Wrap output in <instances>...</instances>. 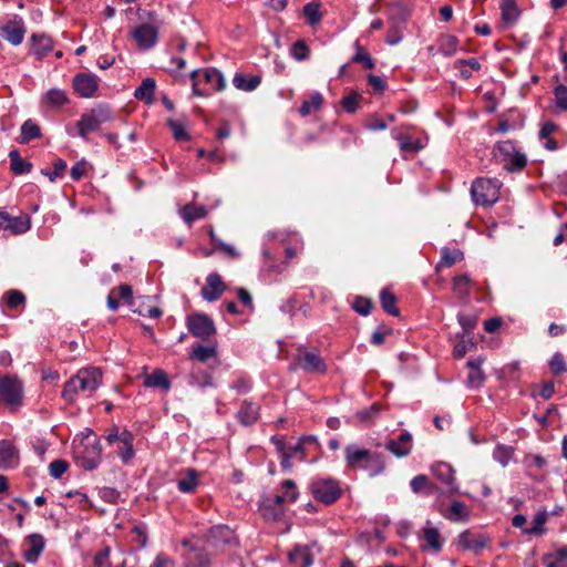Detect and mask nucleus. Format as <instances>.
<instances>
[{
    "mask_svg": "<svg viewBox=\"0 0 567 567\" xmlns=\"http://www.w3.org/2000/svg\"><path fill=\"white\" fill-rule=\"evenodd\" d=\"M102 383V372L97 368H83L63 388L62 396L73 402L79 392L92 393Z\"/></svg>",
    "mask_w": 567,
    "mask_h": 567,
    "instance_id": "nucleus-1",
    "label": "nucleus"
},
{
    "mask_svg": "<svg viewBox=\"0 0 567 567\" xmlns=\"http://www.w3.org/2000/svg\"><path fill=\"white\" fill-rule=\"evenodd\" d=\"M113 120L114 116L109 106L97 105L81 115L76 122L78 134L83 140H87L90 133L99 131L101 125Z\"/></svg>",
    "mask_w": 567,
    "mask_h": 567,
    "instance_id": "nucleus-2",
    "label": "nucleus"
},
{
    "mask_svg": "<svg viewBox=\"0 0 567 567\" xmlns=\"http://www.w3.org/2000/svg\"><path fill=\"white\" fill-rule=\"evenodd\" d=\"M161 21L154 11L147 12V22L142 23L132 31V38L140 50L153 48L158 40V29Z\"/></svg>",
    "mask_w": 567,
    "mask_h": 567,
    "instance_id": "nucleus-3",
    "label": "nucleus"
},
{
    "mask_svg": "<svg viewBox=\"0 0 567 567\" xmlns=\"http://www.w3.org/2000/svg\"><path fill=\"white\" fill-rule=\"evenodd\" d=\"M501 183L498 179L476 178L471 187V195L476 204L491 206L498 200Z\"/></svg>",
    "mask_w": 567,
    "mask_h": 567,
    "instance_id": "nucleus-4",
    "label": "nucleus"
},
{
    "mask_svg": "<svg viewBox=\"0 0 567 567\" xmlns=\"http://www.w3.org/2000/svg\"><path fill=\"white\" fill-rule=\"evenodd\" d=\"M495 150L496 156L504 163V168L508 172L522 171L527 164L526 155L519 152L511 140L498 142Z\"/></svg>",
    "mask_w": 567,
    "mask_h": 567,
    "instance_id": "nucleus-5",
    "label": "nucleus"
},
{
    "mask_svg": "<svg viewBox=\"0 0 567 567\" xmlns=\"http://www.w3.org/2000/svg\"><path fill=\"white\" fill-rule=\"evenodd\" d=\"M291 370L300 369L306 373H326L327 364L321 358L319 351L307 350L305 347L297 349L295 361L290 368Z\"/></svg>",
    "mask_w": 567,
    "mask_h": 567,
    "instance_id": "nucleus-6",
    "label": "nucleus"
},
{
    "mask_svg": "<svg viewBox=\"0 0 567 567\" xmlns=\"http://www.w3.org/2000/svg\"><path fill=\"white\" fill-rule=\"evenodd\" d=\"M346 460L351 467H361L364 462L373 463L375 468L372 471V475H377L384 470V461L379 453L371 452L369 450L355 449L353 445H349L344 450Z\"/></svg>",
    "mask_w": 567,
    "mask_h": 567,
    "instance_id": "nucleus-7",
    "label": "nucleus"
},
{
    "mask_svg": "<svg viewBox=\"0 0 567 567\" xmlns=\"http://www.w3.org/2000/svg\"><path fill=\"white\" fill-rule=\"evenodd\" d=\"M23 400L22 383L12 377H3L0 379V401L10 410L21 406Z\"/></svg>",
    "mask_w": 567,
    "mask_h": 567,
    "instance_id": "nucleus-8",
    "label": "nucleus"
},
{
    "mask_svg": "<svg viewBox=\"0 0 567 567\" xmlns=\"http://www.w3.org/2000/svg\"><path fill=\"white\" fill-rule=\"evenodd\" d=\"M312 496L326 504H333L341 496L339 483L332 478H317L310 485Z\"/></svg>",
    "mask_w": 567,
    "mask_h": 567,
    "instance_id": "nucleus-9",
    "label": "nucleus"
},
{
    "mask_svg": "<svg viewBox=\"0 0 567 567\" xmlns=\"http://www.w3.org/2000/svg\"><path fill=\"white\" fill-rule=\"evenodd\" d=\"M101 452L102 447L97 437H86L84 449L81 455L76 456V462L82 468L92 471L100 464Z\"/></svg>",
    "mask_w": 567,
    "mask_h": 567,
    "instance_id": "nucleus-10",
    "label": "nucleus"
},
{
    "mask_svg": "<svg viewBox=\"0 0 567 567\" xmlns=\"http://www.w3.org/2000/svg\"><path fill=\"white\" fill-rule=\"evenodd\" d=\"M187 328L192 336L204 341L216 333L213 320L204 313H194L187 317Z\"/></svg>",
    "mask_w": 567,
    "mask_h": 567,
    "instance_id": "nucleus-11",
    "label": "nucleus"
},
{
    "mask_svg": "<svg viewBox=\"0 0 567 567\" xmlns=\"http://www.w3.org/2000/svg\"><path fill=\"white\" fill-rule=\"evenodd\" d=\"M433 475L441 482L439 494H446L452 496L458 493V487L455 484L454 470L447 463H439L432 467Z\"/></svg>",
    "mask_w": 567,
    "mask_h": 567,
    "instance_id": "nucleus-12",
    "label": "nucleus"
},
{
    "mask_svg": "<svg viewBox=\"0 0 567 567\" xmlns=\"http://www.w3.org/2000/svg\"><path fill=\"white\" fill-rule=\"evenodd\" d=\"M25 33L27 28L24 21L19 16H14L6 23L0 24V35L14 47L22 43Z\"/></svg>",
    "mask_w": 567,
    "mask_h": 567,
    "instance_id": "nucleus-13",
    "label": "nucleus"
},
{
    "mask_svg": "<svg viewBox=\"0 0 567 567\" xmlns=\"http://www.w3.org/2000/svg\"><path fill=\"white\" fill-rule=\"evenodd\" d=\"M489 543V537L482 533H476L471 529L462 532L457 537L458 546L464 550H470L475 554L480 553Z\"/></svg>",
    "mask_w": 567,
    "mask_h": 567,
    "instance_id": "nucleus-14",
    "label": "nucleus"
},
{
    "mask_svg": "<svg viewBox=\"0 0 567 567\" xmlns=\"http://www.w3.org/2000/svg\"><path fill=\"white\" fill-rule=\"evenodd\" d=\"M31 227L30 217L27 214L11 216L0 212V229L10 230L14 235L23 234Z\"/></svg>",
    "mask_w": 567,
    "mask_h": 567,
    "instance_id": "nucleus-15",
    "label": "nucleus"
},
{
    "mask_svg": "<svg viewBox=\"0 0 567 567\" xmlns=\"http://www.w3.org/2000/svg\"><path fill=\"white\" fill-rule=\"evenodd\" d=\"M73 87L81 97H92L99 89V78L91 73H80L73 79Z\"/></svg>",
    "mask_w": 567,
    "mask_h": 567,
    "instance_id": "nucleus-16",
    "label": "nucleus"
},
{
    "mask_svg": "<svg viewBox=\"0 0 567 567\" xmlns=\"http://www.w3.org/2000/svg\"><path fill=\"white\" fill-rule=\"evenodd\" d=\"M226 286L218 274H210L206 279V285L202 288V296L207 301H215L221 297Z\"/></svg>",
    "mask_w": 567,
    "mask_h": 567,
    "instance_id": "nucleus-17",
    "label": "nucleus"
},
{
    "mask_svg": "<svg viewBox=\"0 0 567 567\" xmlns=\"http://www.w3.org/2000/svg\"><path fill=\"white\" fill-rule=\"evenodd\" d=\"M286 496L282 494L268 495L262 501V515L269 519H277L282 515V504Z\"/></svg>",
    "mask_w": 567,
    "mask_h": 567,
    "instance_id": "nucleus-18",
    "label": "nucleus"
},
{
    "mask_svg": "<svg viewBox=\"0 0 567 567\" xmlns=\"http://www.w3.org/2000/svg\"><path fill=\"white\" fill-rule=\"evenodd\" d=\"M385 447L396 457L408 456L412 450V435L409 432H403L398 440L388 441Z\"/></svg>",
    "mask_w": 567,
    "mask_h": 567,
    "instance_id": "nucleus-19",
    "label": "nucleus"
},
{
    "mask_svg": "<svg viewBox=\"0 0 567 567\" xmlns=\"http://www.w3.org/2000/svg\"><path fill=\"white\" fill-rule=\"evenodd\" d=\"M18 450L9 441H0V468H10L18 465Z\"/></svg>",
    "mask_w": 567,
    "mask_h": 567,
    "instance_id": "nucleus-20",
    "label": "nucleus"
},
{
    "mask_svg": "<svg viewBox=\"0 0 567 567\" xmlns=\"http://www.w3.org/2000/svg\"><path fill=\"white\" fill-rule=\"evenodd\" d=\"M237 419L243 425H251L259 419V406L254 402L245 401L238 413Z\"/></svg>",
    "mask_w": 567,
    "mask_h": 567,
    "instance_id": "nucleus-21",
    "label": "nucleus"
},
{
    "mask_svg": "<svg viewBox=\"0 0 567 567\" xmlns=\"http://www.w3.org/2000/svg\"><path fill=\"white\" fill-rule=\"evenodd\" d=\"M410 486L415 494L423 493L425 495L439 494L440 487L430 482L426 475H416L410 482Z\"/></svg>",
    "mask_w": 567,
    "mask_h": 567,
    "instance_id": "nucleus-22",
    "label": "nucleus"
},
{
    "mask_svg": "<svg viewBox=\"0 0 567 567\" xmlns=\"http://www.w3.org/2000/svg\"><path fill=\"white\" fill-rule=\"evenodd\" d=\"M156 82L152 78H146L142 81L141 85L135 90L134 97L151 105L154 103V92Z\"/></svg>",
    "mask_w": 567,
    "mask_h": 567,
    "instance_id": "nucleus-23",
    "label": "nucleus"
},
{
    "mask_svg": "<svg viewBox=\"0 0 567 567\" xmlns=\"http://www.w3.org/2000/svg\"><path fill=\"white\" fill-rule=\"evenodd\" d=\"M29 548L24 551L23 557L29 563H35L44 548V539L40 534H32L28 537Z\"/></svg>",
    "mask_w": 567,
    "mask_h": 567,
    "instance_id": "nucleus-24",
    "label": "nucleus"
},
{
    "mask_svg": "<svg viewBox=\"0 0 567 567\" xmlns=\"http://www.w3.org/2000/svg\"><path fill=\"white\" fill-rule=\"evenodd\" d=\"M261 82L259 75H247L244 73H236L233 79V84L240 91L251 92L258 87Z\"/></svg>",
    "mask_w": 567,
    "mask_h": 567,
    "instance_id": "nucleus-25",
    "label": "nucleus"
},
{
    "mask_svg": "<svg viewBox=\"0 0 567 567\" xmlns=\"http://www.w3.org/2000/svg\"><path fill=\"white\" fill-rule=\"evenodd\" d=\"M204 82L210 86L213 91L220 92L226 87V80L219 70L207 68L203 71Z\"/></svg>",
    "mask_w": 567,
    "mask_h": 567,
    "instance_id": "nucleus-26",
    "label": "nucleus"
},
{
    "mask_svg": "<svg viewBox=\"0 0 567 567\" xmlns=\"http://www.w3.org/2000/svg\"><path fill=\"white\" fill-rule=\"evenodd\" d=\"M208 210L205 206H196L187 204L181 209V216L187 225H192L195 220L205 218Z\"/></svg>",
    "mask_w": 567,
    "mask_h": 567,
    "instance_id": "nucleus-27",
    "label": "nucleus"
},
{
    "mask_svg": "<svg viewBox=\"0 0 567 567\" xmlns=\"http://www.w3.org/2000/svg\"><path fill=\"white\" fill-rule=\"evenodd\" d=\"M143 383L146 388H159L164 391H168L171 389V381L166 372L159 369L147 375Z\"/></svg>",
    "mask_w": 567,
    "mask_h": 567,
    "instance_id": "nucleus-28",
    "label": "nucleus"
},
{
    "mask_svg": "<svg viewBox=\"0 0 567 567\" xmlns=\"http://www.w3.org/2000/svg\"><path fill=\"white\" fill-rule=\"evenodd\" d=\"M464 259V254L460 249H450L449 247H443L441 249V260L436 265L435 270L440 271L442 267H451L456 262H460Z\"/></svg>",
    "mask_w": 567,
    "mask_h": 567,
    "instance_id": "nucleus-29",
    "label": "nucleus"
},
{
    "mask_svg": "<svg viewBox=\"0 0 567 567\" xmlns=\"http://www.w3.org/2000/svg\"><path fill=\"white\" fill-rule=\"evenodd\" d=\"M31 53L38 55L39 58L43 56L47 52L52 49V43L50 38L44 34H32L31 37Z\"/></svg>",
    "mask_w": 567,
    "mask_h": 567,
    "instance_id": "nucleus-30",
    "label": "nucleus"
},
{
    "mask_svg": "<svg viewBox=\"0 0 567 567\" xmlns=\"http://www.w3.org/2000/svg\"><path fill=\"white\" fill-rule=\"evenodd\" d=\"M197 486L198 473L195 470H188L186 475L177 482V487L182 493H194Z\"/></svg>",
    "mask_w": 567,
    "mask_h": 567,
    "instance_id": "nucleus-31",
    "label": "nucleus"
},
{
    "mask_svg": "<svg viewBox=\"0 0 567 567\" xmlns=\"http://www.w3.org/2000/svg\"><path fill=\"white\" fill-rule=\"evenodd\" d=\"M290 559L300 564L301 567H309L313 563L311 547H298L289 555Z\"/></svg>",
    "mask_w": 567,
    "mask_h": 567,
    "instance_id": "nucleus-32",
    "label": "nucleus"
},
{
    "mask_svg": "<svg viewBox=\"0 0 567 567\" xmlns=\"http://www.w3.org/2000/svg\"><path fill=\"white\" fill-rule=\"evenodd\" d=\"M41 136V130L38 124L32 120H27L21 126V134L19 142L28 143L31 140L39 138Z\"/></svg>",
    "mask_w": 567,
    "mask_h": 567,
    "instance_id": "nucleus-33",
    "label": "nucleus"
},
{
    "mask_svg": "<svg viewBox=\"0 0 567 567\" xmlns=\"http://www.w3.org/2000/svg\"><path fill=\"white\" fill-rule=\"evenodd\" d=\"M9 158L11 163V171L17 175L27 174L32 168V164L22 159L17 150L9 153Z\"/></svg>",
    "mask_w": 567,
    "mask_h": 567,
    "instance_id": "nucleus-34",
    "label": "nucleus"
},
{
    "mask_svg": "<svg viewBox=\"0 0 567 567\" xmlns=\"http://www.w3.org/2000/svg\"><path fill=\"white\" fill-rule=\"evenodd\" d=\"M445 517L452 522H464L468 518L466 506L462 502H453L445 514Z\"/></svg>",
    "mask_w": 567,
    "mask_h": 567,
    "instance_id": "nucleus-35",
    "label": "nucleus"
},
{
    "mask_svg": "<svg viewBox=\"0 0 567 567\" xmlns=\"http://www.w3.org/2000/svg\"><path fill=\"white\" fill-rule=\"evenodd\" d=\"M380 301H381V306H382V309L391 315V316H399L400 315V310L399 308L396 307V298L393 293H391L390 291H388L386 289H383L380 293Z\"/></svg>",
    "mask_w": 567,
    "mask_h": 567,
    "instance_id": "nucleus-36",
    "label": "nucleus"
},
{
    "mask_svg": "<svg viewBox=\"0 0 567 567\" xmlns=\"http://www.w3.org/2000/svg\"><path fill=\"white\" fill-rule=\"evenodd\" d=\"M323 97L319 92H313L309 101H303L299 109V113L302 117L308 116L312 111H317L322 105Z\"/></svg>",
    "mask_w": 567,
    "mask_h": 567,
    "instance_id": "nucleus-37",
    "label": "nucleus"
},
{
    "mask_svg": "<svg viewBox=\"0 0 567 567\" xmlns=\"http://www.w3.org/2000/svg\"><path fill=\"white\" fill-rule=\"evenodd\" d=\"M44 102L53 107H60L69 102L66 93L59 89H51L44 95Z\"/></svg>",
    "mask_w": 567,
    "mask_h": 567,
    "instance_id": "nucleus-38",
    "label": "nucleus"
},
{
    "mask_svg": "<svg viewBox=\"0 0 567 567\" xmlns=\"http://www.w3.org/2000/svg\"><path fill=\"white\" fill-rule=\"evenodd\" d=\"M216 355V348L209 346L197 344L190 352V359L199 362H207L209 359Z\"/></svg>",
    "mask_w": 567,
    "mask_h": 567,
    "instance_id": "nucleus-39",
    "label": "nucleus"
},
{
    "mask_svg": "<svg viewBox=\"0 0 567 567\" xmlns=\"http://www.w3.org/2000/svg\"><path fill=\"white\" fill-rule=\"evenodd\" d=\"M439 50L444 55H453L456 52L458 40L451 34H443L439 39Z\"/></svg>",
    "mask_w": 567,
    "mask_h": 567,
    "instance_id": "nucleus-40",
    "label": "nucleus"
},
{
    "mask_svg": "<svg viewBox=\"0 0 567 567\" xmlns=\"http://www.w3.org/2000/svg\"><path fill=\"white\" fill-rule=\"evenodd\" d=\"M502 18L506 23H513L518 18V8L514 0H502Z\"/></svg>",
    "mask_w": 567,
    "mask_h": 567,
    "instance_id": "nucleus-41",
    "label": "nucleus"
},
{
    "mask_svg": "<svg viewBox=\"0 0 567 567\" xmlns=\"http://www.w3.org/2000/svg\"><path fill=\"white\" fill-rule=\"evenodd\" d=\"M303 14L309 25H316L321 20L320 4L318 2H309L303 7Z\"/></svg>",
    "mask_w": 567,
    "mask_h": 567,
    "instance_id": "nucleus-42",
    "label": "nucleus"
},
{
    "mask_svg": "<svg viewBox=\"0 0 567 567\" xmlns=\"http://www.w3.org/2000/svg\"><path fill=\"white\" fill-rule=\"evenodd\" d=\"M166 124L167 126L171 128L172 133H173V136L174 138L177 141V142H182V141H189L190 140V136L189 134L186 132L185 127H184V124L178 122V121H175L173 118H168L166 121Z\"/></svg>",
    "mask_w": 567,
    "mask_h": 567,
    "instance_id": "nucleus-43",
    "label": "nucleus"
},
{
    "mask_svg": "<svg viewBox=\"0 0 567 567\" xmlns=\"http://www.w3.org/2000/svg\"><path fill=\"white\" fill-rule=\"evenodd\" d=\"M546 520H547V513L546 512L538 513L533 520L532 527L525 528L523 530V533L526 535L543 534L545 532L544 525H545Z\"/></svg>",
    "mask_w": 567,
    "mask_h": 567,
    "instance_id": "nucleus-44",
    "label": "nucleus"
},
{
    "mask_svg": "<svg viewBox=\"0 0 567 567\" xmlns=\"http://www.w3.org/2000/svg\"><path fill=\"white\" fill-rule=\"evenodd\" d=\"M423 538L427 543L429 547L439 551L442 548V544L440 542L439 530L434 527H425L423 529Z\"/></svg>",
    "mask_w": 567,
    "mask_h": 567,
    "instance_id": "nucleus-45",
    "label": "nucleus"
},
{
    "mask_svg": "<svg viewBox=\"0 0 567 567\" xmlns=\"http://www.w3.org/2000/svg\"><path fill=\"white\" fill-rule=\"evenodd\" d=\"M549 367H550L553 374H555V375H560V374L567 372V364L564 360V355L560 352H556L551 357V359L549 361Z\"/></svg>",
    "mask_w": 567,
    "mask_h": 567,
    "instance_id": "nucleus-46",
    "label": "nucleus"
},
{
    "mask_svg": "<svg viewBox=\"0 0 567 567\" xmlns=\"http://www.w3.org/2000/svg\"><path fill=\"white\" fill-rule=\"evenodd\" d=\"M54 172H50L48 168L41 171L44 176H48L51 182H54L55 178L61 177L66 168V162L62 158H56L53 162Z\"/></svg>",
    "mask_w": 567,
    "mask_h": 567,
    "instance_id": "nucleus-47",
    "label": "nucleus"
},
{
    "mask_svg": "<svg viewBox=\"0 0 567 567\" xmlns=\"http://www.w3.org/2000/svg\"><path fill=\"white\" fill-rule=\"evenodd\" d=\"M310 50L303 40H299L291 47V55L297 61H303L309 58Z\"/></svg>",
    "mask_w": 567,
    "mask_h": 567,
    "instance_id": "nucleus-48",
    "label": "nucleus"
},
{
    "mask_svg": "<svg viewBox=\"0 0 567 567\" xmlns=\"http://www.w3.org/2000/svg\"><path fill=\"white\" fill-rule=\"evenodd\" d=\"M471 284V279L467 275H458L453 279V289L463 296L468 295V286Z\"/></svg>",
    "mask_w": 567,
    "mask_h": 567,
    "instance_id": "nucleus-49",
    "label": "nucleus"
},
{
    "mask_svg": "<svg viewBox=\"0 0 567 567\" xmlns=\"http://www.w3.org/2000/svg\"><path fill=\"white\" fill-rule=\"evenodd\" d=\"M475 347L472 339L462 338L454 347L453 354L455 358H463L471 349Z\"/></svg>",
    "mask_w": 567,
    "mask_h": 567,
    "instance_id": "nucleus-50",
    "label": "nucleus"
},
{
    "mask_svg": "<svg viewBox=\"0 0 567 567\" xmlns=\"http://www.w3.org/2000/svg\"><path fill=\"white\" fill-rule=\"evenodd\" d=\"M513 455V449L505 445H498L494 451V458L503 466H506Z\"/></svg>",
    "mask_w": 567,
    "mask_h": 567,
    "instance_id": "nucleus-51",
    "label": "nucleus"
},
{
    "mask_svg": "<svg viewBox=\"0 0 567 567\" xmlns=\"http://www.w3.org/2000/svg\"><path fill=\"white\" fill-rule=\"evenodd\" d=\"M69 468V464L64 460H54L49 465L50 475L54 478H60Z\"/></svg>",
    "mask_w": 567,
    "mask_h": 567,
    "instance_id": "nucleus-52",
    "label": "nucleus"
},
{
    "mask_svg": "<svg viewBox=\"0 0 567 567\" xmlns=\"http://www.w3.org/2000/svg\"><path fill=\"white\" fill-rule=\"evenodd\" d=\"M357 47H358V51L354 54V56L352 58V61L357 62V63H362L365 69H369V70L373 69L374 62H373L372 58L370 56V54L364 52L363 49L358 43H357Z\"/></svg>",
    "mask_w": 567,
    "mask_h": 567,
    "instance_id": "nucleus-53",
    "label": "nucleus"
},
{
    "mask_svg": "<svg viewBox=\"0 0 567 567\" xmlns=\"http://www.w3.org/2000/svg\"><path fill=\"white\" fill-rule=\"evenodd\" d=\"M360 95L357 92H352L349 95L344 96L341 100V106L348 112V113H354L358 110V102H359Z\"/></svg>",
    "mask_w": 567,
    "mask_h": 567,
    "instance_id": "nucleus-54",
    "label": "nucleus"
},
{
    "mask_svg": "<svg viewBox=\"0 0 567 567\" xmlns=\"http://www.w3.org/2000/svg\"><path fill=\"white\" fill-rule=\"evenodd\" d=\"M372 306V301L364 297H357L353 302V309L362 316H368L371 312Z\"/></svg>",
    "mask_w": 567,
    "mask_h": 567,
    "instance_id": "nucleus-55",
    "label": "nucleus"
},
{
    "mask_svg": "<svg viewBox=\"0 0 567 567\" xmlns=\"http://www.w3.org/2000/svg\"><path fill=\"white\" fill-rule=\"evenodd\" d=\"M399 141L400 150L404 152H417L423 147L419 140H412L408 136H400Z\"/></svg>",
    "mask_w": 567,
    "mask_h": 567,
    "instance_id": "nucleus-56",
    "label": "nucleus"
},
{
    "mask_svg": "<svg viewBox=\"0 0 567 567\" xmlns=\"http://www.w3.org/2000/svg\"><path fill=\"white\" fill-rule=\"evenodd\" d=\"M89 167L90 164L85 159L76 162L70 171L71 178L73 181H80L85 175Z\"/></svg>",
    "mask_w": 567,
    "mask_h": 567,
    "instance_id": "nucleus-57",
    "label": "nucleus"
},
{
    "mask_svg": "<svg viewBox=\"0 0 567 567\" xmlns=\"http://www.w3.org/2000/svg\"><path fill=\"white\" fill-rule=\"evenodd\" d=\"M25 302V296L19 290L7 292V305L10 308H17Z\"/></svg>",
    "mask_w": 567,
    "mask_h": 567,
    "instance_id": "nucleus-58",
    "label": "nucleus"
},
{
    "mask_svg": "<svg viewBox=\"0 0 567 567\" xmlns=\"http://www.w3.org/2000/svg\"><path fill=\"white\" fill-rule=\"evenodd\" d=\"M484 380H485V375L481 369H474L473 371L468 372V375H467L468 386H471L473 389H478L480 386H482Z\"/></svg>",
    "mask_w": 567,
    "mask_h": 567,
    "instance_id": "nucleus-59",
    "label": "nucleus"
},
{
    "mask_svg": "<svg viewBox=\"0 0 567 567\" xmlns=\"http://www.w3.org/2000/svg\"><path fill=\"white\" fill-rule=\"evenodd\" d=\"M556 104L559 109L567 111V86L559 84L555 87Z\"/></svg>",
    "mask_w": 567,
    "mask_h": 567,
    "instance_id": "nucleus-60",
    "label": "nucleus"
},
{
    "mask_svg": "<svg viewBox=\"0 0 567 567\" xmlns=\"http://www.w3.org/2000/svg\"><path fill=\"white\" fill-rule=\"evenodd\" d=\"M193 564L196 567H210L209 554L202 549H196L193 558Z\"/></svg>",
    "mask_w": 567,
    "mask_h": 567,
    "instance_id": "nucleus-61",
    "label": "nucleus"
},
{
    "mask_svg": "<svg viewBox=\"0 0 567 567\" xmlns=\"http://www.w3.org/2000/svg\"><path fill=\"white\" fill-rule=\"evenodd\" d=\"M281 485L282 488L286 491V493L284 494L286 496V501L289 499L291 502H295L298 495L296 483L292 480H285Z\"/></svg>",
    "mask_w": 567,
    "mask_h": 567,
    "instance_id": "nucleus-62",
    "label": "nucleus"
},
{
    "mask_svg": "<svg viewBox=\"0 0 567 567\" xmlns=\"http://www.w3.org/2000/svg\"><path fill=\"white\" fill-rule=\"evenodd\" d=\"M458 323L463 328L464 332L472 331L476 326V318L470 315H458Z\"/></svg>",
    "mask_w": 567,
    "mask_h": 567,
    "instance_id": "nucleus-63",
    "label": "nucleus"
},
{
    "mask_svg": "<svg viewBox=\"0 0 567 567\" xmlns=\"http://www.w3.org/2000/svg\"><path fill=\"white\" fill-rule=\"evenodd\" d=\"M150 567H176L175 561L165 554H158Z\"/></svg>",
    "mask_w": 567,
    "mask_h": 567,
    "instance_id": "nucleus-64",
    "label": "nucleus"
}]
</instances>
